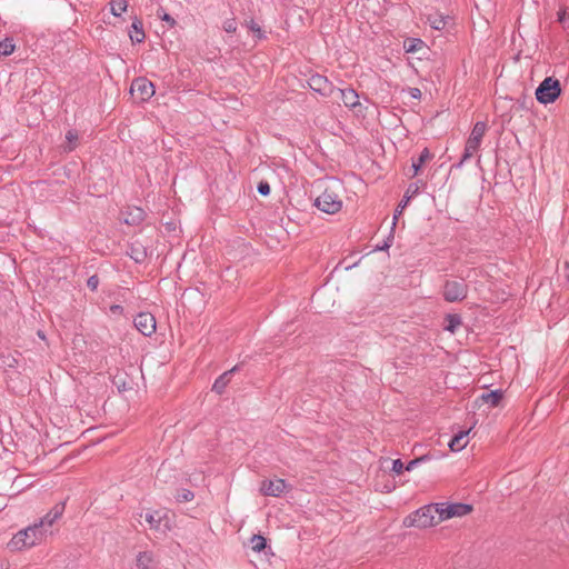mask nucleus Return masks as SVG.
I'll list each match as a JSON object with an SVG mask.
<instances>
[{
  "label": "nucleus",
  "mask_w": 569,
  "mask_h": 569,
  "mask_svg": "<svg viewBox=\"0 0 569 569\" xmlns=\"http://www.w3.org/2000/svg\"><path fill=\"white\" fill-rule=\"evenodd\" d=\"M47 533L41 530L40 523H32L24 529L19 530L8 542L11 551H19L24 548H31L42 540Z\"/></svg>",
  "instance_id": "1"
},
{
  "label": "nucleus",
  "mask_w": 569,
  "mask_h": 569,
  "mask_svg": "<svg viewBox=\"0 0 569 569\" xmlns=\"http://www.w3.org/2000/svg\"><path fill=\"white\" fill-rule=\"evenodd\" d=\"M437 507L435 503L426 505L416 511L411 512L403 519V526L407 528H429L437 525L439 521L436 519Z\"/></svg>",
  "instance_id": "2"
},
{
  "label": "nucleus",
  "mask_w": 569,
  "mask_h": 569,
  "mask_svg": "<svg viewBox=\"0 0 569 569\" xmlns=\"http://www.w3.org/2000/svg\"><path fill=\"white\" fill-rule=\"evenodd\" d=\"M475 269H470L466 277H460L459 280H446L442 286V298L447 302H460L468 297V284L466 279L470 278V273Z\"/></svg>",
  "instance_id": "3"
},
{
  "label": "nucleus",
  "mask_w": 569,
  "mask_h": 569,
  "mask_svg": "<svg viewBox=\"0 0 569 569\" xmlns=\"http://www.w3.org/2000/svg\"><path fill=\"white\" fill-rule=\"evenodd\" d=\"M560 81L555 77H546L535 91L536 100L543 104L553 103L561 94Z\"/></svg>",
  "instance_id": "4"
},
{
  "label": "nucleus",
  "mask_w": 569,
  "mask_h": 569,
  "mask_svg": "<svg viewBox=\"0 0 569 569\" xmlns=\"http://www.w3.org/2000/svg\"><path fill=\"white\" fill-rule=\"evenodd\" d=\"M437 507L438 521H445L455 517H463L473 509L472 505L463 502H438Z\"/></svg>",
  "instance_id": "5"
},
{
  "label": "nucleus",
  "mask_w": 569,
  "mask_h": 569,
  "mask_svg": "<svg viewBox=\"0 0 569 569\" xmlns=\"http://www.w3.org/2000/svg\"><path fill=\"white\" fill-rule=\"evenodd\" d=\"M313 204L320 211L328 214H335L342 208V201L339 196L328 188L325 189V191L316 198Z\"/></svg>",
  "instance_id": "6"
},
{
  "label": "nucleus",
  "mask_w": 569,
  "mask_h": 569,
  "mask_svg": "<svg viewBox=\"0 0 569 569\" xmlns=\"http://www.w3.org/2000/svg\"><path fill=\"white\" fill-rule=\"evenodd\" d=\"M130 93L137 102H147L156 93L154 84L146 77H138L131 82Z\"/></svg>",
  "instance_id": "7"
},
{
  "label": "nucleus",
  "mask_w": 569,
  "mask_h": 569,
  "mask_svg": "<svg viewBox=\"0 0 569 569\" xmlns=\"http://www.w3.org/2000/svg\"><path fill=\"white\" fill-rule=\"evenodd\" d=\"M144 519L149 523L150 528L159 533L166 535L171 530V519L163 510L147 512Z\"/></svg>",
  "instance_id": "8"
},
{
  "label": "nucleus",
  "mask_w": 569,
  "mask_h": 569,
  "mask_svg": "<svg viewBox=\"0 0 569 569\" xmlns=\"http://www.w3.org/2000/svg\"><path fill=\"white\" fill-rule=\"evenodd\" d=\"M309 88L322 97H331L336 92L335 84L326 77L319 73L312 74L308 80Z\"/></svg>",
  "instance_id": "9"
},
{
  "label": "nucleus",
  "mask_w": 569,
  "mask_h": 569,
  "mask_svg": "<svg viewBox=\"0 0 569 569\" xmlns=\"http://www.w3.org/2000/svg\"><path fill=\"white\" fill-rule=\"evenodd\" d=\"M291 489L292 486L281 478L262 480L260 486L261 493L269 497H280L282 493L288 492Z\"/></svg>",
  "instance_id": "10"
},
{
  "label": "nucleus",
  "mask_w": 569,
  "mask_h": 569,
  "mask_svg": "<svg viewBox=\"0 0 569 569\" xmlns=\"http://www.w3.org/2000/svg\"><path fill=\"white\" fill-rule=\"evenodd\" d=\"M136 329L146 337H150L156 331V318L150 312H140L133 319Z\"/></svg>",
  "instance_id": "11"
},
{
  "label": "nucleus",
  "mask_w": 569,
  "mask_h": 569,
  "mask_svg": "<svg viewBox=\"0 0 569 569\" xmlns=\"http://www.w3.org/2000/svg\"><path fill=\"white\" fill-rule=\"evenodd\" d=\"M64 508V501L57 502L43 517L36 521V523H40L41 530L48 533L52 525L63 515Z\"/></svg>",
  "instance_id": "12"
},
{
  "label": "nucleus",
  "mask_w": 569,
  "mask_h": 569,
  "mask_svg": "<svg viewBox=\"0 0 569 569\" xmlns=\"http://www.w3.org/2000/svg\"><path fill=\"white\" fill-rule=\"evenodd\" d=\"M487 123L485 121H477L471 130V133L466 142V146L478 151L481 140L486 133Z\"/></svg>",
  "instance_id": "13"
},
{
  "label": "nucleus",
  "mask_w": 569,
  "mask_h": 569,
  "mask_svg": "<svg viewBox=\"0 0 569 569\" xmlns=\"http://www.w3.org/2000/svg\"><path fill=\"white\" fill-rule=\"evenodd\" d=\"M419 188L420 187H418L417 183H410L408 186L401 201L399 202L398 207L395 210L393 221H392L393 227L396 226L399 216L402 213V211L408 206V203L411 201V199L419 193Z\"/></svg>",
  "instance_id": "14"
},
{
  "label": "nucleus",
  "mask_w": 569,
  "mask_h": 569,
  "mask_svg": "<svg viewBox=\"0 0 569 569\" xmlns=\"http://www.w3.org/2000/svg\"><path fill=\"white\" fill-rule=\"evenodd\" d=\"M336 92L339 93L343 104L349 109H356L360 106L359 94L353 88L340 89L336 87Z\"/></svg>",
  "instance_id": "15"
},
{
  "label": "nucleus",
  "mask_w": 569,
  "mask_h": 569,
  "mask_svg": "<svg viewBox=\"0 0 569 569\" xmlns=\"http://www.w3.org/2000/svg\"><path fill=\"white\" fill-rule=\"evenodd\" d=\"M127 254L136 262L142 263L147 259V247L136 240L129 243Z\"/></svg>",
  "instance_id": "16"
},
{
  "label": "nucleus",
  "mask_w": 569,
  "mask_h": 569,
  "mask_svg": "<svg viewBox=\"0 0 569 569\" xmlns=\"http://www.w3.org/2000/svg\"><path fill=\"white\" fill-rule=\"evenodd\" d=\"M122 214V220L128 226H139L146 218V212L139 207L129 208Z\"/></svg>",
  "instance_id": "17"
},
{
  "label": "nucleus",
  "mask_w": 569,
  "mask_h": 569,
  "mask_svg": "<svg viewBox=\"0 0 569 569\" xmlns=\"http://www.w3.org/2000/svg\"><path fill=\"white\" fill-rule=\"evenodd\" d=\"M503 398V391L501 389L490 390L482 392L478 398L477 402L489 405L490 408L497 407Z\"/></svg>",
  "instance_id": "18"
},
{
  "label": "nucleus",
  "mask_w": 569,
  "mask_h": 569,
  "mask_svg": "<svg viewBox=\"0 0 569 569\" xmlns=\"http://www.w3.org/2000/svg\"><path fill=\"white\" fill-rule=\"evenodd\" d=\"M432 153L429 151L428 148H423L422 151L420 152L419 157L418 158H412L411 159V169H412V174L410 176L411 178L418 176V173L420 172L422 166L432 158Z\"/></svg>",
  "instance_id": "19"
},
{
  "label": "nucleus",
  "mask_w": 569,
  "mask_h": 569,
  "mask_svg": "<svg viewBox=\"0 0 569 569\" xmlns=\"http://www.w3.org/2000/svg\"><path fill=\"white\" fill-rule=\"evenodd\" d=\"M471 429L469 430H460L456 433L449 441V448L451 451H460L466 448L468 440L467 437Z\"/></svg>",
  "instance_id": "20"
},
{
  "label": "nucleus",
  "mask_w": 569,
  "mask_h": 569,
  "mask_svg": "<svg viewBox=\"0 0 569 569\" xmlns=\"http://www.w3.org/2000/svg\"><path fill=\"white\" fill-rule=\"evenodd\" d=\"M449 19V16H445L439 12L429 13L426 17V21L430 24V27L438 31H441L446 28Z\"/></svg>",
  "instance_id": "21"
},
{
  "label": "nucleus",
  "mask_w": 569,
  "mask_h": 569,
  "mask_svg": "<svg viewBox=\"0 0 569 569\" xmlns=\"http://www.w3.org/2000/svg\"><path fill=\"white\" fill-rule=\"evenodd\" d=\"M238 369V366H234L232 369L223 372L213 382L212 391H214L218 395L223 393L226 387L230 382L231 375Z\"/></svg>",
  "instance_id": "22"
},
{
  "label": "nucleus",
  "mask_w": 569,
  "mask_h": 569,
  "mask_svg": "<svg viewBox=\"0 0 569 569\" xmlns=\"http://www.w3.org/2000/svg\"><path fill=\"white\" fill-rule=\"evenodd\" d=\"M129 37L132 43H141L144 38V31H143V24L142 21L139 19H134L131 24V29L129 31Z\"/></svg>",
  "instance_id": "23"
},
{
  "label": "nucleus",
  "mask_w": 569,
  "mask_h": 569,
  "mask_svg": "<svg viewBox=\"0 0 569 569\" xmlns=\"http://www.w3.org/2000/svg\"><path fill=\"white\" fill-rule=\"evenodd\" d=\"M249 31H251L257 40H266L267 32L261 29L253 18L246 19L242 23Z\"/></svg>",
  "instance_id": "24"
},
{
  "label": "nucleus",
  "mask_w": 569,
  "mask_h": 569,
  "mask_svg": "<svg viewBox=\"0 0 569 569\" xmlns=\"http://www.w3.org/2000/svg\"><path fill=\"white\" fill-rule=\"evenodd\" d=\"M462 325L461 316L458 313H448L445 318V330L455 333Z\"/></svg>",
  "instance_id": "25"
},
{
  "label": "nucleus",
  "mask_w": 569,
  "mask_h": 569,
  "mask_svg": "<svg viewBox=\"0 0 569 569\" xmlns=\"http://www.w3.org/2000/svg\"><path fill=\"white\" fill-rule=\"evenodd\" d=\"M153 562V553L151 551H141L136 557V566L138 569H149Z\"/></svg>",
  "instance_id": "26"
},
{
  "label": "nucleus",
  "mask_w": 569,
  "mask_h": 569,
  "mask_svg": "<svg viewBox=\"0 0 569 569\" xmlns=\"http://www.w3.org/2000/svg\"><path fill=\"white\" fill-rule=\"evenodd\" d=\"M19 365V360L16 355L12 353H0V369L8 370L14 369Z\"/></svg>",
  "instance_id": "27"
},
{
  "label": "nucleus",
  "mask_w": 569,
  "mask_h": 569,
  "mask_svg": "<svg viewBox=\"0 0 569 569\" xmlns=\"http://www.w3.org/2000/svg\"><path fill=\"white\" fill-rule=\"evenodd\" d=\"M251 549L256 552H261L267 547V539L261 535H253L250 539Z\"/></svg>",
  "instance_id": "28"
},
{
  "label": "nucleus",
  "mask_w": 569,
  "mask_h": 569,
  "mask_svg": "<svg viewBox=\"0 0 569 569\" xmlns=\"http://www.w3.org/2000/svg\"><path fill=\"white\" fill-rule=\"evenodd\" d=\"M16 44L12 38H6L0 41V57H8L14 51Z\"/></svg>",
  "instance_id": "29"
},
{
  "label": "nucleus",
  "mask_w": 569,
  "mask_h": 569,
  "mask_svg": "<svg viewBox=\"0 0 569 569\" xmlns=\"http://www.w3.org/2000/svg\"><path fill=\"white\" fill-rule=\"evenodd\" d=\"M66 139L68 144L64 147V151L71 152L77 147V141L79 139L78 132L74 129L68 130L66 133Z\"/></svg>",
  "instance_id": "30"
},
{
  "label": "nucleus",
  "mask_w": 569,
  "mask_h": 569,
  "mask_svg": "<svg viewBox=\"0 0 569 569\" xmlns=\"http://www.w3.org/2000/svg\"><path fill=\"white\" fill-rule=\"evenodd\" d=\"M111 13L114 17H120L128 8V3L126 0H112L110 2Z\"/></svg>",
  "instance_id": "31"
},
{
  "label": "nucleus",
  "mask_w": 569,
  "mask_h": 569,
  "mask_svg": "<svg viewBox=\"0 0 569 569\" xmlns=\"http://www.w3.org/2000/svg\"><path fill=\"white\" fill-rule=\"evenodd\" d=\"M423 41L419 38H409L405 42L406 52H417L419 49L423 47Z\"/></svg>",
  "instance_id": "32"
},
{
  "label": "nucleus",
  "mask_w": 569,
  "mask_h": 569,
  "mask_svg": "<svg viewBox=\"0 0 569 569\" xmlns=\"http://www.w3.org/2000/svg\"><path fill=\"white\" fill-rule=\"evenodd\" d=\"M476 151H477V150H475V149H472V148H469L468 146H465V150H463V153H462V156H461L460 161H459V162H457V163H455V164H452V167H451V168H452V169H453V168H456V169H460V168L463 166V163H465L466 161H468V160L473 156V153H475Z\"/></svg>",
  "instance_id": "33"
},
{
  "label": "nucleus",
  "mask_w": 569,
  "mask_h": 569,
  "mask_svg": "<svg viewBox=\"0 0 569 569\" xmlns=\"http://www.w3.org/2000/svg\"><path fill=\"white\" fill-rule=\"evenodd\" d=\"M393 229L395 227H391L389 236L383 240L381 244H377L376 249L377 251H386L392 246L393 241Z\"/></svg>",
  "instance_id": "34"
},
{
  "label": "nucleus",
  "mask_w": 569,
  "mask_h": 569,
  "mask_svg": "<svg viewBox=\"0 0 569 569\" xmlns=\"http://www.w3.org/2000/svg\"><path fill=\"white\" fill-rule=\"evenodd\" d=\"M194 498V493L189 489H181L176 499L178 502H188L191 501Z\"/></svg>",
  "instance_id": "35"
},
{
  "label": "nucleus",
  "mask_w": 569,
  "mask_h": 569,
  "mask_svg": "<svg viewBox=\"0 0 569 569\" xmlns=\"http://www.w3.org/2000/svg\"><path fill=\"white\" fill-rule=\"evenodd\" d=\"M222 28L228 33H234L237 31V22L234 18H230L223 21Z\"/></svg>",
  "instance_id": "36"
},
{
  "label": "nucleus",
  "mask_w": 569,
  "mask_h": 569,
  "mask_svg": "<svg viewBox=\"0 0 569 569\" xmlns=\"http://www.w3.org/2000/svg\"><path fill=\"white\" fill-rule=\"evenodd\" d=\"M257 190H258V192H259L261 196H263V197L269 196V194H270V192H271V188H270L269 182H268V181H264V180H262V181H260V182L258 183V186H257Z\"/></svg>",
  "instance_id": "37"
},
{
  "label": "nucleus",
  "mask_w": 569,
  "mask_h": 569,
  "mask_svg": "<svg viewBox=\"0 0 569 569\" xmlns=\"http://www.w3.org/2000/svg\"><path fill=\"white\" fill-rule=\"evenodd\" d=\"M158 17L162 21L167 22L170 27H173L176 24V20L169 13H167L163 9H160L158 11Z\"/></svg>",
  "instance_id": "38"
},
{
  "label": "nucleus",
  "mask_w": 569,
  "mask_h": 569,
  "mask_svg": "<svg viewBox=\"0 0 569 569\" xmlns=\"http://www.w3.org/2000/svg\"><path fill=\"white\" fill-rule=\"evenodd\" d=\"M403 469H406V467L403 466V462L401 461V459H395L392 460V467H391V471L396 475H401Z\"/></svg>",
  "instance_id": "39"
},
{
  "label": "nucleus",
  "mask_w": 569,
  "mask_h": 569,
  "mask_svg": "<svg viewBox=\"0 0 569 569\" xmlns=\"http://www.w3.org/2000/svg\"><path fill=\"white\" fill-rule=\"evenodd\" d=\"M99 277L97 274H93L91 277L88 278L87 280V287L91 290V291H96L98 289V286H99Z\"/></svg>",
  "instance_id": "40"
},
{
  "label": "nucleus",
  "mask_w": 569,
  "mask_h": 569,
  "mask_svg": "<svg viewBox=\"0 0 569 569\" xmlns=\"http://www.w3.org/2000/svg\"><path fill=\"white\" fill-rule=\"evenodd\" d=\"M519 108L522 110H529L533 101L530 98L523 97L522 100H518Z\"/></svg>",
  "instance_id": "41"
},
{
  "label": "nucleus",
  "mask_w": 569,
  "mask_h": 569,
  "mask_svg": "<svg viewBox=\"0 0 569 569\" xmlns=\"http://www.w3.org/2000/svg\"><path fill=\"white\" fill-rule=\"evenodd\" d=\"M557 16H558V21H559L560 23H565V22L567 21V19L569 18V16H568V12H567V9H566V8L560 9V10L558 11Z\"/></svg>",
  "instance_id": "42"
},
{
  "label": "nucleus",
  "mask_w": 569,
  "mask_h": 569,
  "mask_svg": "<svg viewBox=\"0 0 569 569\" xmlns=\"http://www.w3.org/2000/svg\"><path fill=\"white\" fill-rule=\"evenodd\" d=\"M348 261V258H345L342 261L339 262V266H345V270H350L352 268H355L356 266H358L360 259L356 262H351V263H347Z\"/></svg>",
  "instance_id": "43"
},
{
  "label": "nucleus",
  "mask_w": 569,
  "mask_h": 569,
  "mask_svg": "<svg viewBox=\"0 0 569 569\" xmlns=\"http://www.w3.org/2000/svg\"><path fill=\"white\" fill-rule=\"evenodd\" d=\"M123 307L120 305H111L110 306V312L112 315H123Z\"/></svg>",
  "instance_id": "44"
},
{
  "label": "nucleus",
  "mask_w": 569,
  "mask_h": 569,
  "mask_svg": "<svg viewBox=\"0 0 569 569\" xmlns=\"http://www.w3.org/2000/svg\"><path fill=\"white\" fill-rule=\"evenodd\" d=\"M409 92H410V97L413 99H420L421 94H422L420 89H418V88H410Z\"/></svg>",
  "instance_id": "45"
},
{
  "label": "nucleus",
  "mask_w": 569,
  "mask_h": 569,
  "mask_svg": "<svg viewBox=\"0 0 569 569\" xmlns=\"http://www.w3.org/2000/svg\"><path fill=\"white\" fill-rule=\"evenodd\" d=\"M416 459H417L418 463L421 465V463H425V462L431 460L432 456L427 453V455H422V456H420V457H418Z\"/></svg>",
  "instance_id": "46"
},
{
  "label": "nucleus",
  "mask_w": 569,
  "mask_h": 569,
  "mask_svg": "<svg viewBox=\"0 0 569 569\" xmlns=\"http://www.w3.org/2000/svg\"><path fill=\"white\" fill-rule=\"evenodd\" d=\"M417 466H419V463H418L417 459L415 458V459L410 460V461L406 465V470H407V471H411V470H413Z\"/></svg>",
  "instance_id": "47"
},
{
  "label": "nucleus",
  "mask_w": 569,
  "mask_h": 569,
  "mask_svg": "<svg viewBox=\"0 0 569 569\" xmlns=\"http://www.w3.org/2000/svg\"><path fill=\"white\" fill-rule=\"evenodd\" d=\"M566 280L569 283V262L566 263Z\"/></svg>",
  "instance_id": "48"
},
{
  "label": "nucleus",
  "mask_w": 569,
  "mask_h": 569,
  "mask_svg": "<svg viewBox=\"0 0 569 569\" xmlns=\"http://www.w3.org/2000/svg\"><path fill=\"white\" fill-rule=\"evenodd\" d=\"M415 183H417V186H418V187H419L420 184H421L422 187H425V186H426V182H423L422 180H418V181H416Z\"/></svg>",
  "instance_id": "49"
}]
</instances>
